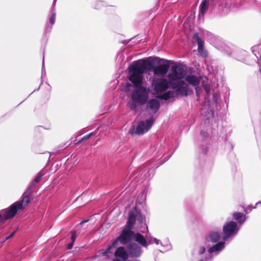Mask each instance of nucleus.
Returning <instances> with one entry per match:
<instances>
[{
  "label": "nucleus",
  "instance_id": "1",
  "mask_svg": "<svg viewBox=\"0 0 261 261\" xmlns=\"http://www.w3.org/2000/svg\"><path fill=\"white\" fill-rule=\"evenodd\" d=\"M150 64L148 60H139L129 68V80L135 87L131 94V98L127 103V106L132 110H135L138 106L146 103L148 99V92L147 88L143 86L144 68Z\"/></svg>",
  "mask_w": 261,
  "mask_h": 261
},
{
  "label": "nucleus",
  "instance_id": "2",
  "mask_svg": "<svg viewBox=\"0 0 261 261\" xmlns=\"http://www.w3.org/2000/svg\"><path fill=\"white\" fill-rule=\"evenodd\" d=\"M185 76V69L181 65H174L171 67L170 72L168 74V81L164 78L152 79V86L154 93L159 98L167 100L174 96L175 93L169 91L164 93L169 87L176 88L184 85V82L180 81Z\"/></svg>",
  "mask_w": 261,
  "mask_h": 261
},
{
  "label": "nucleus",
  "instance_id": "3",
  "mask_svg": "<svg viewBox=\"0 0 261 261\" xmlns=\"http://www.w3.org/2000/svg\"><path fill=\"white\" fill-rule=\"evenodd\" d=\"M136 221L139 224V226H138V228H147L145 218L140 215L136 209L131 210L129 213L127 224L123 229L121 236L108 248L107 250L105 252V254L108 255L109 253H111L110 250L112 248H115L116 247V244L118 241H119L122 244H125L134 239L143 246L146 247L147 246L146 239L142 234L140 233H134L131 230Z\"/></svg>",
  "mask_w": 261,
  "mask_h": 261
},
{
  "label": "nucleus",
  "instance_id": "4",
  "mask_svg": "<svg viewBox=\"0 0 261 261\" xmlns=\"http://www.w3.org/2000/svg\"><path fill=\"white\" fill-rule=\"evenodd\" d=\"M32 193L33 191L31 189V187H29L23 194L21 200L14 202L5 211L4 215L5 219L13 218L18 211L23 209L30 202L31 196Z\"/></svg>",
  "mask_w": 261,
  "mask_h": 261
},
{
  "label": "nucleus",
  "instance_id": "5",
  "mask_svg": "<svg viewBox=\"0 0 261 261\" xmlns=\"http://www.w3.org/2000/svg\"><path fill=\"white\" fill-rule=\"evenodd\" d=\"M153 120L152 119H148L146 121H141L139 123L135 132V127L133 126L129 130L132 134L135 133L138 135H142L147 132L153 124Z\"/></svg>",
  "mask_w": 261,
  "mask_h": 261
},
{
  "label": "nucleus",
  "instance_id": "6",
  "mask_svg": "<svg viewBox=\"0 0 261 261\" xmlns=\"http://www.w3.org/2000/svg\"><path fill=\"white\" fill-rule=\"evenodd\" d=\"M147 60L150 62V64L147 67L144 68V71L145 69L151 70L153 71L154 75L159 76H163L167 73L169 67V65L162 64L157 66H153L152 62L149 60Z\"/></svg>",
  "mask_w": 261,
  "mask_h": 261
},
{
  "label": "nucleus",
  "instance_id": "7",
  "mask_svg": "<svg viewBox=\"0 0 261 261\" xmlns=\"http://www.w3.org/2000/svg\"><path fill=\"white\" fill-rule=\"evenodd\" d=\"M237 229V223L231 221L223 227V233L224 240H226L229 237L232 235L236 231Z\"/></svg>",
  "mask_w": 261,
  "mask_h": 261
},
{
  "label": "nucleus",
  "instance_id": "8",
  "mask_svg": "<svg viewBox=\"0 0 261 261\" xmlns=\"http://www.w3.org/2000/svg\"><path fill=\"white\" fill-rule=\"evenodd\" d=\"M127 251L130 257H138L141 253V248L136 243L130 244L127 247Z\"/></svg>",
  "mask_w": 261,
  "mask_h": 261
},
{
  "label": "nucleus",
  "instance_id": "9",
  "mask_svg": "<svg viewBox=\"0 0 261 261\" xmlns=\"http://www.w3.org/2000/svg\"><path fill=\"white\" fill-rule=\"evenodd\" d=\"M160 107L159 101L156 99L149 100L146 104V110L152 113H155Z\"/></svg>",
  "mask_w": 261,
  "mask_h": 261
},
{
  "label": "nucleus",
  "instance_id": "10",
  "mask_svg": "<svg viewBox=\"0 0 261 261\" xmlns=\"http://www.w3.org/2000/svg\"><path fill=\"white\" fill-rule=\"evenodd\" d=\"M194 39L198 45V51L199 53H200V55L203 57L207 56V53L206 51L204 50L203 47V42L202 40L199 37L198 34H195Z\"/></svg>",
  "mask_w": 261,
  "mask_h": 261
},
{
  "label": "nucleus",
  "instance_id": "11",
  "mask_svg": "<svg viewBox=\"0 0 261 261\" xmlns=\"http://www.w3.org/2000/svg\"><path fill=\"white\" fill-rule=\"evenodd\" d=\"M115 256L116 257H119L123 260H125L127 259L129 254L127 253L123 247H119L115 251L114 253Z\"/></svg>",
  "mask_w": 261,
  "mask_h": 261
},
{
  "label": "nucleus",
  "instance_id": "12",
  "mask_svg": "<svg viewBox=\"0 0 261 261\" xmlns=\"http://www.w3.org/2000/svg\"><path fill=\"white\" fill-rule=\"evenodd\" d=\"M185 80L189 84L192 85L193 86H197L200 82L199 78L192 75H188L186 76Z\"/></svg>",
  "mask_w": 261,
  "mask_h": 261
},
{
  "label": "nucleus",
  "instance_id": "13",
  "mask_svg": "<svg viewBox=\"0 0 261 261\" xmlns=\"http://www.w3.org/2000/svg\"><path fill=\"white\" fill-rule=\"evenodd\" d=\"M209 6V2L207 0H203L200 4V10L199 15L203 16L207 11Z\"/></svg>",
  "mask_w": 261,
  "mask_h": 261
},
{
  "label": "nucleus",
  "instance_id": "14",
  "mask_svg": "<svg viewBox=\"0 0 261 261\" xmlns=\"http://www.w3.org/2000/svg\"><path fill=\"white\" fill-rule=\"evenodd\" d=\"M224 247V243L220 242L208 249V252L211 253L215 251H220Z\"/></svg>",
  "mask_w": 261,
  "mask_h": 261
},
{
  "label": "nucleus",
  "instance_id": "15",
  "mask_svg": "<svg viewBox=\"0 0 261 261\" xmlns=\"http://www.w3.org/2000/svg\"><path fill=\"white\" fill-rule=\"evenodd\" d=\"M224 247V243L220 242L208 249V252L211 253L215 251H220Z\"/></svg>",
  "mask_w": 261,
  "mask_h": 261
},
{
  "label": "nucleus",
  "instance_id": "16",
  "mask_svg": "<svg viewBox=\"0 0 261 261\" xmlns=\"http://www.w3.org/2000/svg\"><path fill=\"white\" fill-rule=\"evenodd\" d=\"M220 237V236L217 232H213L206 238V240L215 243L219 240Z\"/></svg>",
  "mask_w": 261,
  "mask_h": 261
},
{
  "label": "nucleus",
  "instance_id": "17",
  "mask_svg": "<svg viewBox=\"0 0 261 261\" xmlns=\"http://www.w3.org/2000/svg\"><path fill=\"white\" fill-rule=\"evenodd\" d=\"M42 175H43V174L42 173H39L38 174L37 176L34 179L33 181L32 182V183L30 185V187H31V189H32V187L34 185V184L35 183H37V182H38L40 180L41 177H42Z\"/></svg>",
  "mask_w": 261,
  "mask_h": 261
},
{
  "label": "nucleus",
  "instance_id": "18",
  "mask_svg": "<svg viewBox=\"0 0 261 261\" xmlns=\"http://www.w3.org/2000/svg\"><path fill=\"white\" fill-rule=\"evenodd\" d=\"M243 214L241 213H236L233 214V217L236 220H239V221L241 223H242L243 222L241 221V220H240V219H241L243 217Z\"/></svg>",
  "mask_w": 261,
  "mask_h": 261
},
{
  "label": "nucleus",
  "instance_id": "19",
  "mask_svg": "<svg viewBox=\"0 0 261 261\" xmlns=\"http://www.w3.org/2000/svg\"><path fill=\"white\" fill-rule=\"evenodd\" d=\"M7 209H5L4 210H3V211H2L1 213H0V223H4L5 222V221L6 220H7V219H5V217H4V213H5V211Z\"/></svg>",
  "mask_w": 261,
  "mask_h": 261
},
{
  "label": "nucleus",
  "instance_id": "20",
  "mask_svg": "<svg viewBox=\"0 0 261 261\" xmlns=\"http://www.w3.org/2000/svg\"><path fill=\"white\" fill-rule=\"evenodd\" d=\"M76 238V232L75 231H73L71 232V241L74 242L75 239Z\"/></svg>",
  "mask_w": 261,
  "mask_h": 261
},
{
  "label": "nucleus",
  "instance_id": "21",
  "mask_svg": "<svg viewBox=\"0 0 261 261\" xmlns=\"http://www.w3.org/2000/svg\"><path fill=\"white\" fill-rule=\"evenodd\" d=\"M203 89L206 91V93L208 94L210 92V87L208 85H204L203 86Z\"/></svg>",
  "mask_w": 261,
  "mask_h": 261
},
{
  "label": "nucleus",
  "instance_id": "22",
  "mask_svg": "<svg viewBox=\"0 0 261 261\" xmlns=\"http://www.w3.org/2000/svg\"><path fill=\"white\" fill-rule=\"evenodd\" d=\"M55 17H56L55 14H53L51 16L50 18V23H51L52 24H53L55 23Z\"/></svg>",
  "mask_w": 261,
  "mask_h": 261
},
{
  "label": "nucleus",
  "instance_id": "23",
  "mask_svg": "<svg viewBox=\"0 0 261 261\" xmlns=\"http://www.w3.org/2000/svg\"><path fill=\"white\" fill-rule=\"evenodd\" d=\"M205 247H200V249H199V253L200 254H203V253L205 252Z\"/></svg>",
  "mask_w": 261,
  "mask_h": 261
},
{
  "label": "nucleus",
  "instance_id": "24",
  "mask_svg": "<svg viewBox=\"0 0 261 261\" xmlns=\"http://www.w3.org/2000/svg\"><path fill=\"white\" fill-rule=\"evenodd\" d=\"M195 89H196L197 95H199L200 94V91H201L200 88L198 87H196Z\"/></svg>",
  "mask_w": 261,
  "mask_h": 261
},
{
  "label": "nucleus",
  "instance_id": "25",
  "mask_svg": "<svg viewBox=\"0 0 261 261\" xmlns=\"http://www.w3.org/2000/svg\"><path fill=\"white\" fill-rule=\"evenodd\" d=\"M73 243L74 242L71 241V242L68 245L67 248L68 249H71L73 247Z\"/></svg>",
  "mask_w": 261,
  "mask_h": 261
},
{
  "label": "nucleus",
  "instance_id": "26",
  "mask_svg": "<svg viewBox=\"0 0 261 261\" xmlns=\"http://www.w3.org/2000/svg\"><path fill=\"white\" fill-rule=\"evenodd\" d=\"M92 134H88L85 136H84L83 138V140H86V139H89L90 136H91Z\"/></svg>",
  "mask_w": 261,
  "mask_h": 261
},
{
  "label": "nucleus",
  "instance_id": "27",
  "mask_svg": "<svg viewBox=\"0 0 261 261\" xmlns=\"http://www.w3.org/2000/svg\"><path fill=\"white\" fill-rule=\"evenodd\" d=\"M16 230L14 231L9 237H7L6 239H8L14 236Z\"/></svg>",
  "mask_w": 261,
  "mask_h": 261
},
{
  "label": "nucleus",
  "instance_id": "28",
  "mask_svg": "<svg viewBox=\"0 0 261 261\" xmlns=\"http://www.w3.org/2000/svg\"><path fill=\"white\" fill-rule=\"evenodd\" d=\"M141 231H142V232H143V233L145 232V231H144V230H142Z\"/></svg>",
  "mask_w": 261,
  "mask_h": 261
},
{
  "label": "nucleus",
  "instance_id": "29",
  "mask_svg": "<svg viewBox=\"0 0 261 261\" xmlns=\"http://www.w3.org/2000/svg\"><path fill=\"white\" fill-rule=\"evenodd\" d=\"M85 222V221L81 222V223L82 224V223H83V222Z\"/></svg>",
  "mask_w": 261,
  "mask_h": 261
},
{
  "label": "nucleus",
  "instance_id": "30",
  "mask_svg": "<svg viewBox=\"0 0 261 261\" xmlns=\"http://www.w3.org/2000/svg\"><path fill=\"white\" fill-rule=\"evenodd\" d=\"M199 261H203L202 259L200 260Z\"/></svg>",
  "mask_w": 261,
  "mask_h": 261
}]
</instances>
